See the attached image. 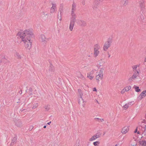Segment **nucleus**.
I'll return each instance as SVG.
<instances>
[{
  "label": "nucleus",
  "mask_w": 146,
  "mask_h": 146,
  "mask_svg": "<svg viewBox=\"0 0 146 146\" xmlns=\"http://www.w3.org/2000/svg\"><path fill=\"white\" fill-rule=\"evenodd\" d=\"M17 35L23 42L25 48L30 49L32 45V42L30 38L33 36L32 31L29 29L26 30L19 32Z\"/></svg>",
  "instance_id": "obj_1"
},
{
  "label": "nucleus",
  "mask_w": 146,
  "mask_h": 146,
  "mask_svg": "<svg viewBox=\"0 0 146 146\" xmlns=\"http://www.w3.org/2000/svg\"><path fill=\"white\" fill-rule=\"evenodd\" d=\"M76 4L73 3L72 5V11L71 13V17L70 18V21L69 25V29L70 31H72L76 21V15L75 12L76 10Z\"/></svg>",
  "instance_id": "obj_2"
},
{
  "label": "nucleus",
  "mask_w": 146,
  "mask_h": 146,
  "mask_svg": "<svg viewBox=\"0 0 146 146\" xmlns=\"http://www.w3.org/2000/svg\"><path fill=\"white\" fill-rule=\"evenodd\" d=\"M24 110H21L20 111H21V112H22Z\"/></svg>",
  "instance_id": "obj_48"
},
{
  "label": "nucleus",
  "mask_w": 146,
  "mask_h": 146,
  "mask_svg": "<svg viewBox=\"0 0 146 146\" xmlns=\"http://www.w3.org/2000/svg\"><path fill=\"white\" fill-rule=\"evenodd\" d=\"M144 19V16L140 14L137 19V22L138 23H142L143 22Z\"/></svg>",
  "instance_id": "obj_9"
},
{
  "label": "nucleus",
  "mask_w": 146,
  "mask_h": 146,
  "mask_svg": "<svg viewBox=\"0 0 146 146\" xmlns=\"http://www.w3.org/2000/svg\"><path fill=\"white\" fill-rule=\"evenodd\" d=\"M95 136H96V137H97V139L100 137V136L99 135H97V134L95 135Z\"/></svg>",
  "instance_id": "obj_38"
},
{
  "label": "nucleus",
  "mask_w": 146,
  "mask_h": 146,
  "mask_svg": "<svg viewBox=\"0 0 146 146\" xmlns=\"http://www.w3.org/2000/svg\"><path fill=\"white\" fill-rule=\"evenodd\" d=\"M77 23L79 25L82 27H85L86 25L85 21L81 20H77Z\"/></svg>",
  "instance_id": "obj_6"
},
{
  "label": "nucleus",
  "mask_w": 146,
  "mask_h": 146,
  "mask_svg": "<svg viewBox=\"0 0 146 146\" xmlns=\"http://www.w3.org/2000/svg\"><path fill=\"white\" fill-rule=\"evenodd\" d=\"M16 125L18 127H20L22 124L21 122L19 120H18L15 123Z\"/></svg>",
  "instance_id": "obj_21"
},
{
  "label": "nucleus",
  "mask_w": 146,
  "mask_h": 146,
  "mask_svg": "<svg viewBox=\"0 0 146 146\" xmlns=\"http://www.w3.org/2000/svg\"><path fill=\"white\" fill-rule=\"evenodd\" d=\"M108 57L109 58L110 57V56H111L110 54L108 53Z\"/></svg>",
  "instance_id": "obj_41"
},
{
  "label": "nucleus",
  "mask_w": 146,
  "mask_h": 146,
  "mask_svg": "<svg viewBox=\"0 0 146 146\" xmlns=\"http://www.w3.org/2000/svg\"><path fill=\"white\" fill-rule=\"evenodd\" d=\"M46 127V125H44V126L43 127H44V128H45Z\"/></svg>",
  "instance_id": "obj_47"
},
{
  "label": "nucleus",
  "mask_w": 146,
  "mask_h": 146,
  "mask_svg": "<svg viewBox=\"0 0 146 146\" xmlns=\"http://www.w3.org/2000/svg\"><path fill=\"white\" fill-rule=\"evenodd\" d=\"M54 66L51 63H50V66L49 67V71L50 72H53L54 71Z\"/></svg>",
  "instance_id": "obj_15"
},
{
  "label": "nucleus",
  "mask_w": 146,
  "mask_h": 146,
  "mask_svg": "<svg viewBox=\"0 0 146 146\" xmlns=\"http://www.w3.org/2000/svg\"><path fill=\"white\" fill-rule=\"evenodd\" d=\"M78 91L80 97H82V96L83 95V93L82 92L81 90L80 89H78Z\"/></svg>",
  "instance_id": "obj_28"
},
{
  "label": "nucleus",
  "mask_w": 146,
  "mask_h": 146,
  "mask_svg": "<svg viewBox=\"0 0 146 146\" xmlns=\"http://www.w3.org/2000/svg\"><path fill=\"white\" fill-rule=\"evenodd\" d=\"M129 130L128 126H125L123 127L121 131V133L123 134H125L128 132Z\"/></svg>",
  "instance_id": "obj_14"
},
{
  "label": "nucleus",
  "mask_w": 146,
  "mask_h": 146,
  "mask_svg": "<svg viewBox=\"0 0 146 146\" xmlns=\"http://www.w3.org/2000/svg\"><path fill=\"white\" fill-rule=\"evenodd\" d=\"M137 129H136L134 131V132L135 133H136L137 132Z\"/></svg>",
  "instance_id": "obj_46"
},
{
  "label": "nucleus",
  "mask_w": 146,
  "mask_h": 146,
  "mask_svg": "<svg viewBox=\"0 0 146 146\" xmlns=\"http://www.w3.org/2000/svg\"><path fill=\"white\" fill-rule=\"evenodd\" d=\"M146 96V90L143 91L140 95L139 97L141 99H142Z\"/></svg>",
  "instance_id": "obj_17"
},
{
  "label": "nucleus",
  "mask_w": 146,
  "mask_h": 146,
  "mask_svg": "<svg viewBox=\"0 0 146 146\" xmlns=\"http://www.w3.org/2000/svg\"><path fill=\"white\" fill-rule=\"evenodd\" d=\"M112 42V39L111 38H109L107 41L105 42L103 47V49L104 51H106L107 50L108 48L111 46Z\"/></svg>",
  "instance_id": "obj_3"
},
{
  "label": "nucleus",
  "mask_w": 146,
  "mask_h": 146,
  "mask_svg": "<svg viewBox=\"0 0 146 146\" xmlns=\"http://www.w3.org/2000/svg\"><path fill=\"white\" fill-rule=\"evenodd\" d=\"M99 53V51L98 50H94V55L95 57L97 56Z\"/></svg>",
  "instance_id": "obj_22"
},
{
  "label": "nucleus",
  "mask_w": 146,
  "mask_h": 146,
  "mask_svg": "<svg viewBox=\"0 0 146 146\" xmlns=\"http://www.w3.org/2000/svg\"><path fill=\"white\" fill-rule=\"evenodd\" d=\"M2 62V60L0 59V64Z\"/></svg>",
  "instance_id": "obj_49"
},
{
  "label": "nucleus",
  "mask_w": 146,
  "mask_h": 146,
  "mask_svg": "<svg viewBox=\"0 0 146 146\" xmlns=\"http://www.w3.org/2000/svg\"><path fill=\"white\" fill-rule=\"evenodd\" d=\"M140 7L141 10H144L145 9V0H138Z\"/></svg>",
  "instance_id": "obj_5"
},
{
  "label": "nucleus",
  "mask_w": 146,
  "mask_h": 146,
  "mask_svg": "<svg viewBox=\"0 0 146 146\" xmlns=\"http://www.w3.org/2000/svg\"><path fill=\"white\" fill-rule=\"evenodd\" d=\"M142 144L143 146H146V142L145 141H142Z\"/></svg>",
  "instance_id": "obj_34"
},
{
  "label": "nucleus",
  "mask_w": 146,
  "mask_h": 146,
  "mask_svg": "<svg viewBox=\"0 0 146 146\" xmlns=\"http://www.w3.org/2000/svg\"><path fill=\"white\" fill-rule=\"evenodd\" d=\"M51 123V122L50 121V122H49L48 123H47V124L48 125H50V123Z\"/></svg>",
  "instance_id": "obj_45"
},
{
  "label": "nucleus",
  "mask_w": 146,
  "mask_h": 146,
  "mask_svg": "<svg viewBox=\"0 0 146 146\" xmlns=\"http://www.w3.org/2000/svg\"><path fill=\"white\" fill-rule=\"evenodd\" d=\"M45 108L46 110H49L50 108L49 107V106L47 105L46 106H45Z\"/></svg>",
  "instance_id": "obj_31"
},
{
  "label": "nucleus",
  "mask_w": 146,
  "mask_h": 146,
  "mask_svg": "<svg viewBox=\"0 0 146 146\" xmlns=\"http://www.w3.org/2000/svg\"><path fill=\"white\" fill-rule=\"evenodd\" d=\"M139 131H138V132H137V133L139 134Z\"/></svg>",
  "instance_id": "obj_53"
},
{
  "label": "nucleus",
  "mask_w": 146,
  "mask_h": 146,
  "mask_svg": "<svg viewBox=\"0 0 146 146\" xmlns=\"http://www.w3.org/2000/svg\"><path fill=\"white\" fill-rule=\"evenodd\" d=\"M102 1V0H94V3L96 5H98Z\"/></svg>",
  "instance_id": "obj_23"
},
{
  "label": "nucleus",
  "mask_w": 146,
  "mask_h": 146,
  "mask_svg": "<svg viewBox=\"0 0 146 146\" xmlns=\"http://www.w3.org/2000/svg\"><path fill=\"white\" fill-rule=\"evenodd\" d=\"M33 128V127L32 126H31L30 127V129H32Z\"/></svg>",
  "instance_id": "obj_42"
},
{
  "label": "nucleus",
  "mask_w": 146,
  "mask_h": 146,
  "mask_svg": "<svg viewBox=\"0 0 146 146\" xmlns=\"http://www.w3.org/2000/svg\"><path fill=\"white\" fill-rule=\"evenodd\" d=\"M15 56L18 58H21V56L18 53H17L16 54Z\"/></svg>",
  "instance_id": "obj_30"
},
{
  "label": "nucleus",
  "mask_w": 146,
  "mask_h": 146,
  "mask_svg": "<svg viewBox=\"0 0 146 146\" xmlns=\"http://www.w3.org/2000/svg\"><path fill=\"white\" fill-rule=\"evenodd\" d=\"M93 91H97V90L96 88H93Z\"/></svg>",
  "instance_id": "obj_37"
},
{
  "label": "nucleus",
  "mask_w": 146,
  "mask_h": 146,
  "mask_svg": "<svg viewBox=\"0 0 146 146\" xmlns=\"http://www.w3.org/2000/svg\"><path fill=\"white\" fill-rule=\"evenodd\" d=\"M103 71L104 69L103 68H101L98 74L96 76V79L97 82L98 83H99L100 80H101L103 78Z\"/></svg>",
  "instance_id": "obj_4"
},
{
  "label": "nucleus",
  "mask_w": 146,
  "mask_h": 146,
  "mask_svg": "<svg viewBox=\"0 0 146 146\" xmlns=\"http://www.w3.org/2000/svg\"><path fill=\"white\" fill-rule=\"evenodd\" d=\"M80 74V77L82 79H83L84 78V76L82 75L80 73H79Z\"/></svg>",
  "instance_id": "obj_32"
},
{
  "label": "nucleus",
  "mask_w": 146,
  "mask_h": 146,
  "mask_svg": "<svg viewBox=\"0 0 146 146\" xmlns=\"http://www.w3.org/2000/svg\"><path fill=\"white\" fill-rule=\"evenodd\" d=\"M38 106V103H36L34 104L32 108L33 109H35Z\"/></svg>",
  "instance_id": "obj_29"
},
{
  "label": "nucleus",
  "mask_w": 146,
  "mask_h": 146,
  "mask_svg": "<svg viewBox=\"0 0 146 146\" xmlns=\"http://www.w3.org/2000/svg\"><path fill=\"white\" fill-rule=\"evenodd\" d=\"M131 88V86H129L125 88L121 91V93L122 94H123L125 92H127L130 90Z\"/></svg>",
  "instance_id": "obj_13"
},
{
  "label": "nucleus",
  "mask_w": 146,
  "mask_h": 146,
  "mask_svg": "<svg viewBox=\"0 0 146 146\" xmlns=\"http://www.w3.org/2000/svg\"><path fill=\"white\" fill-rule=\"evenodd\" d=\"M2 58V59H3V58H5V57H4V56L3 58Z\"/></svg>",
  "instance_id": "obj_52"
},
{
  "label": "nucleus",
  "mask_w": 146,
  "mask_h": 146,
  "mask_svg": "<svg viewBox=\"0 0 146 146\" xmlns=\"http://www.w3.org/2000/svg\"><path fill=\"white\" fill-rule=\"evenodd\" d=\"M139 72H134L133 75L129 79V81H131V80H133V79H135L136 78L137 76L139 75Z\"/></svg>",
  "instance_id": "obj_7"
},
{
  "label": "nucleus",
  "mask_w": 146,
  "mask_h": 146,
  "mask_svg": "<svg viewBox=\"0 0 146 146\" xmlns=\"http://www.w3.org/2000/svg\"><path fill=\"white\" fill-rule=\"evenodd\" d=\"M17 139V138L16 137H15L13 138L12 140V141L11 143V145H13L16 142Z\"/></svg>",
  "instance_id": "obj_18"
},
{
  "label": "nucleus",
  "mask_w": 146,
  "mask_h": 146,
  "mask_svg": "<svg viewBox=\"0 0 146 146\" xmlns=\"http://www.w3.org/2000/svg\"><path fill=\"white\" fill-rule=\"evenodd\" d=\"M100 121L101 122H102L104 121V120L102 118L100 119Z\"/></svg>",
  "instance_id": "obj_40"
},
{
  "label": "nucleus",
  "mask_w": 146,
  "mask_h": 146,
  "mask_svg": "<svg viewBox=\"0 0 146 146\" xmlns=\"http://www.w3.org/2000/svg\"><path fill=\"white\" fill-rule=\"evenodd\" d=\"M118 145V144H116L115 145V146H117Z\"/></svg>",
  "instance_id": "obj_50"
},
{
  "label": "nucleus",
  "mask_w": 146,
  "mask_h": 146,
  "mask_svg": "<svg viewBox=\"0 0 146 146\" xmlns=\"http://www.w3.org/2000/svg\"><path fill=\"white\" fill-rule=\"evenodd\" d=\"M62 16H60V15H59V17L58 15V19H59V20L60 21H61L62 20Z\"/></svg>",
  "instance_id": "obj_36"
},
{
  "label": "nucleus",
  "mask_w": 146,
  "mask_h": 146,
  "mask_svg": "<svg viewBox=\"0 0 146 146\" xmlns=\"http://www.w3.org/2000/svg\"><path fill=\"white\" fill-rule=\"evenodd\" d=\"M100 48V46L99 44H96L94 46V50H99Z\"/></svg>",
  "instance_id": "obj_20"
},
{
  "label": "nucleus",
  "mask_w": 146,
  "mask_h": 146,
  "mask_svg": "<svg viewBox=\"0 0 146 146\" xmlns=\"http://www.w3.org/2000/svg\"><path fill=\"white\" fill-rule=\"evenodd\" d=\"M100 118H94V119L97 120H98V121L100 120Z\"/></svg>",
  "instance_id": "obj_39"
},
{
  "label": "nucleus",
  "mask_w": 146,
  "mask_h": 146,
  "mask_svg": "<svg viewBox=\"0 0 146 146\" xmlns=\"http://www.w3.org/2000/svg\"><path fill=\"white\" fill-rule=\"evenodd\" d=\"M63 7V4H61L60 5L59 10L60 13V16H62L63 14V13L64 11Z\"/></svg>",
  "instance_id": "obj_11"
},
{
  "label": "nucleus",
  "mask_w": 146,
  "mask_h": 146,
  "mask_svg": "<svg viewBox=\"0 0 146 146\" xmlns=\"http://www.w3.org/2000/svg\"><path fill=\"white\" fill-rule=\"evenodd\" d=\"M94 72L92 70L88 74L87 77L90 80H92L94 78L93 75Z\"/></svg>",
  "instance_id": "obj_10"
},
{
  "label": "nucleus",
  "mask_w": 146,
  "mask_h": 146,
  "mask_svg": "<svg viewBox=\"0 0 146 146\" xmlns=\"http://www.w3.org/2000/svg\"><path fill=\"white\" fill-rule=\"evenodd\" d=\"M82 4L83 5H84L85 4V3H84V1H83L82 2Z\"/></svg>",
  "instance_id": "obj_44"
},
{
  "label": "nucleus",
  "mask_w": 146,
  "mask_h": 146,
  "mask_svg": "<svg viewBox=\"0 0 146 146\" xmlns=\"http://www.w3.org/2000/svg\"><path fill=\"white\" fill-rule=\"evenodd\" d=\"M56 4H52V6L50 9V13H52L56 11Z\"/></svg>",
  "instance_id": "obj_8"
},
{
  "label": "nucleus",
  "mask_w": 146,
  "mask_h": 146,
  "mask_svg": "<svg viewBox=\"0 0 146 146\" xmlns=\"http://www.w3.org/2000/svg\"><path fill=\"white\" fill-rule=\"evenodd\" d=\"M39 40L42 42H44L46 41V38L44 35H41L39 38Z\"/></svg>",
  "instance_id": "obj_16"
},
{
  "label": "nucleus",
  "mask_w": 146,
  "mask_h": 146,
  "mask_svg": "<svg viewBox=\"0 0 146 146\" xmlns=\"http://www.w3.org/2000/svg\"><path fill=\"white\" fill-rule=\"evenodd\" d=\"M97 139V137H96V136L95 135H94L91 138H90L89 139V140L90 141H92L96 139Z\"/></svg>",
  "instance_id": "obj_26"
},
{
  "label": "nucleus",
  "mask_w": 146,
  "mask_h": 146,
  "mask_svg": "<svg viewBox=\"0 0 146 146\" xmlns=\"http://www.w3.org/2000/svg\"><path fill=\"white\" fill-rule=\"evenodd\" d=\"M84 101L82 98V97H80L79 98L78 103L79 104L83 106L84 107L85 104L84 103Z\"/></svg>",
  "instance_id": "obj_12"
},
{
  "label": "nucleus",
  "mask_w": 146,
  "mask_h": 146,
  "mask_svg": "<svg viewBox=\"0 0 146 146\" xmlns=\"http://www.w3.org/2000/svg\"><path fill=\"white\" fill-rule=\"evenodd\" d=\"M133 88L135 89V91L137 92H139L140 91V89H139V87L134 86Z\"/></svg>",
  "instance_id": "obj_24"
},
{
  "label": "nucleus",
  "mask_w": 146,
  "mask_h": 146,
  "mask_svg": "<svg viewBox=\"0 0 146 146\" xmlns=\"http://www.w3.org/2000/svg\"><path fill=\"white\" fill-rule=\"evenodd\" d=\"M123 107L125 109H127L128 108V106L126 104L123 106Z\"/></svg>",
  "instance_id": "obj_33"
},
{
  "label": "nucleus",
  "mask_w": 146,
  "mask_h": 146,
  "mask_svg": "<svg viewBox=\"0 0 146 146\" xmlns=\"http://www.w3.org/2000/svg\"><path fill=\"white\" fill-rule=\"evenodd\" d=\"M128 3V0H125V3H124V5H127Z\"/></svg>",
  "instance_id": "obj_35"
},
{
  "label": "nucleus",
  "mask_w": 146,
  "mask_h": 146,
  "mask_svg": "<svg viewBox=\"0 0 146 146\" xmlns=\"http://www.w3.org/2000/svg\"><path fill=\"white\" fill-rule=\"evenodd\" d=\"M100 142L98 141L94 142L93 143V144L94 146H98L100 144Z\"/></svg>",
  "instance_id": "obj_27"
},
{
  "label": "nucleus",
  "mask_w": 146,
  "mask_h": 146,
  "mask_svg": "<svg viewBox=\"0 0 146 146\" xmlns=\"http://www.w3.org/2000/svg\"><path fill=\"white\" fill-rule=\"evenodd\" d=\"M144 62H146V57L144 59Z\"/></svg>",
  "instance_id": "obj_43"
},
{
  "label": "nucleus",
  "mask_w": 146,
  "mask_h": 146,
  "mask_svg": "<svg viewBox=\"0 0 146 146\" xmlns=\"http://www.w3.org/2000/svg\"><path fill=\"white\" fill-rule=\"evenodd\" d=\"M27 93L30 95H31L33 94V90L31 88H30L28 90V91L27 92Z\"/></svg>",
  "instance_id": "obj_25"
},
{
  "label": "nucleus",
  "mask_w": 146,
  "mask_h": 146,
  "mask_svg": "<svg viewBox=\"0 0 146 146\" xmlns=\"http://www.w3.org/2000/svg\"><path fill=\"white\" fill-rule=\"evenodd\" d=\"M139 65H134L132 66V68L133 69V71L134 72H139L138 70L137 69V67L138 66H139Z\"/></svg>",
  "instance_id": "obj_19"
},
{
  "label": "nucleus",
  "mask_w": 146,
  "mask_h": 146,
  "mask_svg": "<svg viewBox=\"0 0 146 146\" xmlns=\"http://www.w3.org/2000/svg\"><path fill=\"white\" fill-rule=\"evenodd\" d=\"M43 13L44 15L45 14L44 13V12H43Z\"/></svg>",
  "instance_id": "obj_51"
}]
</instances>
